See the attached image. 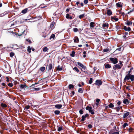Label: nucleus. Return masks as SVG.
<instances>
[{"mask_svg":"<svg viewBox=\"0 0 134 134\" xmlns=\"http://www.w3.org/2000/svg\"><path fill=\"white\" fill-rule=\"evenodd\" d=\"M130 79L131 81H133L134 80V75L130 74H128L125 76L124 78V80H129Z\"/></svg>","mask_w":134,"mask_h":134,"instance_id":"f257e3e1","label":"nucleus"},{"mask_svg":"<svg viewBox=\"0 0 134 134\" xmlns=\"http://www.w3.org/2000/svg\"><path fill=\"white\" fill-rule=\"evenodd\" d=\"M86 110H88L89 112L92 114H94V112L93 110L92 109L91 107L87 106L86 108Z\"/></svg>","mask_w":134,"mask_h":134,"instance_id":"f03ea898","label":"nucleus"},{"mask_svg":"<svg viewBox=\"0 0 134 134\" xmlns=\"http://www.w3.org/2000/svg\"><path fill=\"white\" fill-rule=\"evenodd\" d=\"M110 60L111 61L112 63L114 64L117 63L118 62V59L116 58H110Z\"/></svg>","mask_w":134,"mask_h":134,"instance_id":"7ed1b4c3","label":"nucleus"},{"mask_svg":"<svg viewBox=\"0 0 134 134\" xmlns=\"http://www.w3.org/2000/svg\"><path fill=\"white\" fill-rule=\"evenodd\" d=\"M122 66V65H120L118 64H116L115 65V66L113 67V69L114 70L119 69L121 68Z\"/></svg>","mask_w":134,"mask_h":134,"instance_id":"20e7f679","label":"nucleus"},{"mask_svg":"<svg viewBox=\"0 0 134 134\" xmlns=\"http://www.w3.org/2000/svg\"><path fill=\"white\" fill-rule=\"evenodd\" d=\"M102 82L100 80H97L96 81L95 84L98 86L101 85L102 83Z\"/></svg>","mask_w":134,"mask_h":134,"instance_id":"39448f33","label":"nucleus"},{"mask_svg":"<svg viewBox=\"0 0 134 134\" xmlns=\"http://www.w3.org/2000/svg\"><path fill=\"white\" fill-rule=\"evenodd\" d=\"M55 107L56 108L58 109H60L62 108V105L61 104H57L55 105Z\"/></svg>","mask_w":134,"mask_h":134,"instance_id":"423d86ee","label":"nucleus"},{"mask_svg":"<svg viewBox=\"0 0 134 134\" xmlns=\"http://www.w3.org/2000/svg\"><path fill=\"white\" fill-rule=\"evenodd\" d=\"M103 28H108L109 26V24L107 23H104L102 26Z\"/></svg>","mask_w":134,"mask_h":134,"instance_id":"0eeeda50","label":"nucleus"},{"mask_svg":"<svg viewBox=\"0 0 134 134\" xmlns=\"http://www.w3.org/2000/svg\"><path fill=\"white\" fill-rule=\"evenodd\" d=\"M111 20L113 21H116L118 20V18H116V17H111Z\"/></svg>","mask_w":134,"mask_h":134,"instance_id":"6e6552de","label":"nucleus"},{"mask_svg":"<svg viewBox=\"0 0 134 134\" xmlns=\"http://www.w3.org/2000/svg\"><path fill=\"white\" fill-rule=\"evenodd\" d=\"M123 102L124 103L127 104L129 103V101L127 99H124L123 100Z\"/></svg>","mask_w":134,"mask_h":134,"instance_id":"1a4fd4ad","label":"nucleus"},{"mask_svg":"<svg viewBox=\"0 0 134 134\" xmlns=\"http://www.w3.org/2000/svg\"><path fill=\"white\" fill-rule=\"evenodd\" d=\"M130 114V113L129 112H127L125 113L123 116V118H125L127 116H128Z\"/></svg>","mask_w":134,"mask_h":134,"instance_id":"9d476101","label":"nucleus"},{"mask_svg":"<svg viewBox=\"0 0 134 134\" xmlns=\"http://www.w3.org/2000/svg\"><path fill=\"white\" fill-rule=\"evenodd\" d=\"M48 71L51 70L53 66L52 65V64H49L48 66Z\"/></svg>","mask_w":134,"mask_h":134,"instance_id":"9b49d317","label":"nucleus"},{"mask_svg":"<svg viewBox=\"0 0 134 134\" xmlns=\"http://www.w3.org/2000/svg\"><path fill=\"white\" fill-rule=\"evenodd\" d=\"M107 14L109 15H111L112 14V12L110 9H108L107 10Z\"/></svg>","mask_w":134,"mask_h":134,"instance_id":"f8f14e48","label":"nucleus"},{"mask_svg":"<svg viewBox=\"0 0 134 134\" xmlns=\"http://www.w3.org/2000/svg\"><path fill=\"white\" fill-rule=\"evenodd\" d=\"M79 40L78 38L77 37H75L74 38V41L75 42H78Z\"/></svg>","mask_w":134,"mask_h":134,"instance_id":"ddd939ff","label":"nucleus"},{"mask_svg":"<svg viewBox=\"0 0 134 134\" xmlns=\"http://www.w3.org/2000/svg\"><path fill=\"white\" fill-rule=\"evenodd\" d=\"M66 17L68 19H72V17L71 16H70V15L69 14H66Z\"/></svg>","mask_w":134,"mask_h":134,"instance_id":"4468645a","label":"nucleus"},{"mask_svg":"<svg viewBox=\"0 0 134 134\" xmlns=\"http://www.w3.org/2000/svg\"><path fill=\"white\" fill-rule=\"evenodd\" d=\"M132 24V22H130L128 21H127L126 22V24L128 26H129L130 25H131Z\"/></svg>","mask_w":134,"mask_h":134,"instance_id":"2eb2a0df","label":"nucleus"},{"mask_svg":"<svg viewBox=\"0 0 134 134\" xmlns=\"http://www.w3.org/2000/svg\"><path fill=\"white\" fill-rule=\"evenodd\" d=\"M116 6L119 7H122V5L119 3H116Z\"/></svg>","mask_w":134,"mask_h":134,"instance_id":"dca6fc26","label":"nucleus"},{"mask_svg":"<svg viewBox=\"0 0 134 134\" xmlns=\"http://www.w3.org/2000/svg\"><path fill=\"white\" fill-rule=\"evenodd\" d=\"M62 68L60 67L59 65L58 66L57 68V70H58L61 71L62 70Z\"/></svg>","mask_w":134,"mask_h":134,"instance_id":"f3484780","label":"nucleus"},{"mask_svg":"<svg viewBox=\"0 0 134 134\" xmlns=\"http://www.w3.org/2000/svg\"><path fill=\"white\" fill-rule=\"evenodd\" d=\"M77 64L78 65L80 66L81 67L83 68H84V66L82 64H81L79 62H77Z\"/></svg>","mask_w":134,"mask_h":134,"instance_id":"a211bd4d","label":"nucleus"},{"mask_svg":"<svg viewBox=\"0 0 134 134\" xmlns=\"http://www.w3.org/2000/svg\"><path fill=\"white\" fill-rule=\"evenodd\" d=\"M45 69V68L44 67H42L40 68V70L41 71H42L43 72L44 71Z\"/></svg>","mask_w":134,"mask_h":134,"instance_id":"6ab92c4d","label":"nucleus"},{"mask_svg":"<svg viewBox=\"0 0 134 134\" xmlns=\"http://www.w3.org/2000/svg\"><path fill=\"white\" fill-rule=\"evenodd\" d=\"M105 67L106 68H111V66L109 64H107L105 65Z\"/></svg>","mask_w":134,"mask_h":134,"instance_id":"aec40b11","label":"nucleus"},{"mask_svg":"<svg viewBox=\"0 0 134 134\" xmlns=\"http://www.w3.org/2000/svg\"><path fill=\"white\" fill-rule=\"evenodd\" d=\"M27 50L29 52V53H30L31 52V48L30 46H29L27 47Z\"/></svg>","mask_w":134,"mask_h":134,"instance_id":"412c9836","label":"nucleus"},{"mask_svg":"<svg viewBox=\"0 0 134 134\" xmlns=\"http://www.w3.org/2000/svg\"><path fill=\"white\" fill-rule=\"evenodd\" d=\"M75 53V52L74 51H72V53L70 54V56L72 57H74Z\"/></svg>","mask_w":134,"mask_h":134,"instance_id":"4be33fe9","label":"nucleus"},{"mask_svg":"<svg viewBox=\"0 0 134 134\" xmlns=\"http://www.w3.org/2000/svg\"><path fill=\"white\" fill-rule=\"evenodd\" d=\"M84 16H85V14H82L81 15H80L79 16V18L80 19H81L82 18H83L84 17Z\"/></svg>","mask_w":134,"mask_h":134,"instance_id":"5701e85b","label":"nucleus"},{"mask_svg":"<svg viewBox=\"0 0 134 134\" xmlns=\"http://www.w3.org/2000/svg\"><path fill=\"white\" fill-rule=\"evenodd\" d=\"M27 9H25L23 10L21 12L23 14H25L27 12Z\"/></svg>","mask_w":134,"mask_h":134,"instance_id":"b1692460","label":"nucleus"},{"mask_svg":"<svg viewBox=\"0 0 134 134\" xmlns=\"http://www.w3.org/2000/svg\"><path fill=\"white\" fill-rule=\"evenodd\" d=\"M94 22H91L90 24V26L91 27H93L94 26Z\"/></svg>","mask_w":134,"mask_h":134,"instance_id":"393cba45","label":"nucleus"},{"mask_svg":"<svg viewBox=\"0 0 134 134\" xmlns=\"http://www.w3.org/2000/svg\"><path fill=\"white\" fill-rule=\"evenodd\" d=\"M60 113V111L59 110H56L54 111V113L55 114L58 115Z\"/></svg>","mask_w":134,"mask_h":134,"instance_id":"a878e982","label":"nucleus"},{"mask_svg":"<svg viewBox=\"0 0 134 134\" xmlns=\"http://www.w3.org/2000/svg\"><path fill=\"white\" fill-rule=\"evenodd\" d=\"M109 107L110 108H112L114 107V105L112 103H110L109 105Z\"/></svg>","mask_w":134,"mask_h":134,"instance_id":"bb28decb","label":"nucleus"},{"mask_svg":"<svg viewBox=\"0 0 134 134\" xmlns=\"http://www.w3.org/2000/svg\"><path fill=\"white\" fill-rule=\"evenodd\" d=\"M134 131V129H133V128H129V132H133Z\"/></svg>","mask_w":134,"mask_h":134,"instance_id":"cd10ccee","label":"nucleus"},{"mask_svg":"<svg viewBox=\"0 0 134 134\" xmlns=\"http://www.w3.org/2000/svg\"><path fill=\"white\" fill-rule=\"evenodd\" d=\"M48 50V48L47 47H44L43 49V52H46Z\"/></svg>","mask_w":134,"mask_h":134,"instance_id":"c85d7f7f","label":"nucleus"},{"mask_svg":"<svg viewBox=\"0 0 134 134\" xmlns=\"http://www.w3.org/2000/svg\"><path fill=\"white\" fill-rule=\"evenodd\" d=\"M73 69L76 71L77 72H79V70L76 67H75L73 68Z\"/></svg>","mask_w":134,"mask_h":134,"instance_id":"c756f323","label":"nucleus"},{"mask_svg":"<svg viewBox=\"0 0 134 134\" xmlns=\"http://www.w3.org/2000/svg\"><path fill=\"white\" fill-rule=\"evenodd\" d=\"M74 87V86L71 84H70L69 85V88L70 89L73 88Z\"/></svg>","mask_w":134,"mask_h":134,"instance_id":"7c9ffc66","label":"nucleus"},{"mask_svg":"<svg viewBox=\"0 0 134 134\" xmlns=\"http://www.w3.org/2000/svg\"><path fill=\"white\" fill-rule=\"evenodd\" d=\"M119 132L118 131L114 132H113L111 134H119Z\"/></svg>","mask_w":134,"mask_h":134,"instance_id":"2f4dec72","label":"nucleus"},{"mask_svg":"<svg viewBox=\"0 0 134 134\" xmlns=\"http://www.w3.org/2000/svg\"><path fill=\"white\" fill-rule=\"evenodd\" d=\"M55 37V35L54 34H52L50 38V39H51L52 38H54Z\"/></svg>","mask_w":134,"mask_h":134,"instance_id":"473e14b6","label":"nucleus"},{"mask_svg":"<svg viewBox=\"0 0 134 134\" xmlns=\"http://www.w3.org/2000/svg\"><path fill=\"white\" fill-rule=\"evenodd\" d=\"M93 81V79L92 78H90V80L89 81V83L90 84H91L92 83Z\"/></svg>","mask_w":134,"mask_h":134,"instance_id":"72a5a7b5","label":"nucleus"},{"mask_svg":"<svg viewBox=\"0 0 134 134\" xmlns=\"http://www.w3.org/2000/svg\"><path fill=\"white\" fill-rule=\"evenodd\" d=\"M132 12H134V8H133L132 9H130V12H128V14H129V13Z\"/></svg>","mask_w":134,"mask_h":134,"instance_id":"f704fd0d","label":"nucleus"},{"mask_svg":"<svg viewBox=\"0 0 134 134\" xmlns=\"http://www.w3.org/2000/svg\"><path fill=\"white\" fill-rule=\"evenodd\" d=\"M13 84L12 83H8V86L10 87H12L13 86Z\"/></svg>","mask_w":134,"mask_h":134,"instance_id":"c9c22d12","label":"nucleus"},{"mask_svg":"<svg viewBox=\"0 0 134 134\" xmlns=\"http://www.w3.org/2000/svg\"><path fill=\"white\" fill-rule=\"evenodd\" d=\"M62 130V127H58V131H60L61 130Z\"/></svg>","mask_w":134,"mask_h":134,"instance_id":"e433bc0d","label":"nucleus"},{"mask_svg":"<svg viewBox=\"0 0 134 134\" xmlns=\"http://www.w3.org/2000/svg\"><path fill=\"white\" fill-rule=\"evenodd\" d=\"M119 13L120 14H121V15H124L125 13L124 12H122L120 10H119Z\"/></svg>","mask_w":134,"mask_h":134,"instance_id":"4c0bfd02","label":"nucleus"},{"mask_svg":"<svg viewBox=\"0 0 134 134\" xmlns=\"http://www.w3.org/2000/svg\"><path fill=\"white\" fill-rule=\"evenodd\" d=\"M73 31L74 32H76L78 31V29L77 28H75L73 29Z\"/></svg>","mask_w":134,"mask_h":134,"instance_id":"58836bf2","label":"nucleus"},{"mask_svg":"<svg viewBox=\"0 0 134 134\" xmlns=\"http://www.w3.org/2000/svg\"><path fill=\"white\" fill-rule=\"evenodd\" d=\"M20 86L21 88H23L26 86V85H21Z\"/></svg>","mask_w":134,"mask_h":134,"instance_id":"ea45409f","label":"nucleus"},{"mask_svg":"<svg viewBox=\"0 0 134 134\" xmlns=\"http://www.w3.org/2000/svg\"><path fill=\"white\" fill-rule=\"evenodd\" d=\"M85 117L84 116V115H83L82 116V119H81V121H84L85 120Z\"/></svg>","mask_w":134,"mask_h":134,"instance_id":"a19ab883","label":"nucleus"},{"mask_svg":"<svg viewBox=\"0 0 134 134\" xmlns=\"http://www.w3.org/2000/svg\"><path fill=\"white\" fill-rule=\"evenodd\" d=\"M30 106L26 105L25 107V109H28L30 108Z\"/></svg>","mask_w":134,"mask_h":134,"instance_id":"79ce46f5","label":"nucleus"},{"mask_svg":"<svg viewBox=\"0 0 134 134\" xmlns=\"http://www.w3.org/2000/svg\"><path fill=\"white\" fill-rule=\"evenodd\" d=\"M78 92L80 93H81L82 92L81 88H80L78 90Z\"/></svg>","mask_w":134,"mask_h":134,"instance_id":"37998d69","label":"nucleus"},{"mask_svg":"<svg viewBox=\"0 0 134 134\" xmlns=\"http://www.w3.org/2000/svg\"><path fill=\"white\" fill-rule=\"evenodd\" d=\"M128 126V124L126 123H125L123 125V127H125L126 126Z\"/></svg>","mask_w":134,"mask_h":134,"instance_id":"c03bdc74","label":"nucleus"},{"mask_svg":"<svg viewBox=\"0 0 134 134\" xmlns=\"http://www.w3.org/2000/svg\"><path fill=\"white\" fill-rule=\"evenodd\" d=\"M109 51V49H104L103 51L104 52H107Z\"/></svg>","mask_w":134,"mask_h":134,"instance_id":"a18cd8bd","label":"nucleus"},{"mask_svg":"<svg viewBox=\"0 0 134 134\" xmlns=\"http://www.w3.org/2000/svg\"><path fill=\"white\" fill-rule=\"evenodd\" d=\"M54 26V24L53 23L52 24L50 25V28L52 29V28Z\"/></svg>","mask_w":134,"mask_h":134,"instance_id":"49530a36","label":"nucleus"},{"mask_svg":"<svg viewBox=\"0 0 134 134\" xmlns=\"http://www.w3.org/2000/svg\"><path fill=\"white\" fill-rule=\"evenodd\" d=\"M116 109L117 111H119L120 109V108L119 107H117L116 108Z\"/></svg>","mask_w":134,"mask_h":134,"instance_id":"de8ad7c7","label":"nucleus"},{"mask_svg":"<svg viewBox=\"0 0 134 134\" xmlns=\"http://www.w3.org/2000/svg\"><path fill=\"white\" fill-rule=\"evenodd\" d=\"M14 54L13 53L11 52L10 54V56L11 57H12L14 55Z\"/></svg>","mask_w":134,"mask_h":134,"instance_id":"09e8293b","label":"nucleus"},{"mask_svg":"<svg viewBox=\"0 0 134 134\" xmlns=\"http://www.w3.org/2000/svg\"><path fill=\"white\" fill-rule=\"evenodd\" d=\"M88 0H84V3L85 4H86L88 3Z\"/></svg>","mask_w":134,"mask_h":134,"instance_id":"8fccbe9b","label":"nucleus"},{"mask_svg":"<svg viewBox=\"0 0 134 134\" xmlns=\"http://www.w3.org/2000/svg\"><path fill=\"white\" fill-rule=\"evenodd\" d=\"M1 105L4 107H7V105L5 104H2Z\"/></svg>","mask_w":134,"mask_h":134,"instance_id":"3c124183","label":"nucleus"},{"mask_svg":"<svg viewBox=\"0 0 134 134\" xmlns=\"http://www.w3.org/2000/svg\"><path fill=\"white\" fill-rule=\"evenodd\" d=\"M131 28L130 27H128L127 28L126 31H130L131 30Z\"/></svg>","mask_w":134,"mask_h":134,"instance_id":"603ef678","label":"nucleus"},{"mask_svg":"<svg viewBox=\"0 0 134 134\" xmlns=\"http://www.w3.org/2000/svg\"><path fill=\"white\" fill-rule=\"evenodd\" d=\"M88 126L89 129L91 128L92 127V125L90 124H89L88 125Z\"/></svg>","mask_w":134,"mask_h":134,"instance_id":"864d4df0","label":"nucleus"},{"mask_svg":"<svg viewBox=\"0 0 134 134\" xmlns=\"http://www.w3.org/2000/svg\"><path fill=\"white\" fill-rule=\"evenodd\" d=\"M79 113L81 114H83V111L82 110H80Z\"/></svg>","mask_w":134,"mask_h":134,"instance_id":"5fc2aeb1","label":"nucleus"},{"mask_svg":"<svg viewBox=\"0 0 134 134\" xmlns=\"http://www.w3.org/2000/svg\"><path fill=\"white\" fill-rule=\"evenodd\" d=\"M88 114H86L85 115H84V116L85 118H86L88 117Z\"/></svg>","mask_w":134,"mask_h":134,"instance_id":"6e6d98bb","label":"nucleus"},{"mask_svg":"<svg viewBox=\"0 0 134 134\" xmlns=\"http://www.w3.org/2000/svg\"><path fill=\"white\" fill-rule=\"evenodd\" d=\"M126 88L128 90H130V87L129 86H126Z\"/></svg>","mask_w":134,"mask_h":134,"instance_id":"4d7b16f0","label":"nucleus"},{"mask_svg":"<svg viewBox=\"0 0 134 134\" xmlns=\"http://www.w3.org/2000/svg\"><path fill=\"white\" fill-rule=\"evenodd\" d=\"M127 27L126 26H124V29L126 31V30H127Z\"/></svg>","mask_w":134,"mask_h":134,"instance_id":"13d9d810","label":"nucleus"},{"mask_svg":"<svg viewBox=\"0 0 134 134\" xmlns=\"http://www.w3.org/2000/svg\"><path fill=\"white\" fill-rule=\"evenodd\" d=\"M96 101L97 103H98L100 101V100L97 99H96Z\"/></svg>","mask_w":134,"mask_h":134,"instance_id":"bf43d9fd","label":"nucleus"},{"mask_svg":"<svg viewBox=\"0 0 134 134\" xmlns=\"http://www.w3.org/2000/svg\"><path fill=\"white\" fill-rule=\"evenodd\" d=\"M6 79H7L6 81L7 82H9V78L8 77H6Z\"/></svg>","mask_w":134,"mask_h":134,"instance_id":"052dcab7","label":"nucleus"},{"mask_svg":"<svg viewBox=\"0 0 134 134\" xmlns=\"http://www.w3.org/2000/svg\"><path fill=\"white\" fill-rule=\"evenodd\" d=\"M26 41H28L30 43L31 42V41L30 40H29V39H27Z\"/></svg>","mask_w":134,"mask_h":134,"instance_id":"680f3d73","label":"nucleus"},{"mask_svg":"<svg viewBox=\"0 0 134 134\" xmlns=\"http://www.w3.org/2000/svg\"><path fill=\"white\" fill-rule=\"evenodd\" d=\"M2 85L3 86H5V84L4 83H2Z\"/></svg>","mask_w":134,"mask_h":134,"instance_id":"e2e57ef3","label":"nucleus"},{"mask_svg":"<svg viewBox=\"0 0 134 134\" xmlns=\"http://www.w3.org/2000/svg\"><path fill=\"white\" fill-rule=\"evenodd\" d=\"M35 90H39L40 89L39 88H36L34 89Z\"/></svg>","mask_w":134,"mask_h":134,"instance_id":"0e129e2a","label":"nucleus"},{"mask_svg":"<svg viewBox=\"0 0 134 134\" xmlns=\"http://www.w3.org/2000/svg\"><path fill=\"white\" fill-rule=\"evenodd\" d=\"M121 102H120V101H119L118 102V103H117V104L119 105H120V104H121Z\"/></svg>","mask_w":134,"mask_h":134,"instance_id":"69168bd1","label":"nucleus"},{"mask_svg":"<svg viewBox=\"0 0 134 134\" xmlns=\"http://www.w3.org/2000/svg\"><path fill=\"white\" fill-rule=\"evenodd\" d=\"M119 62H120L119 64H120V65H123L122 64V63L121 61H120Z\"/></svg>","mask_w":134,"mask_h":134,"instance_id":"338daca9","label":"nucleus"},{"mask_svg":"<svg viewBox=\"0 0 134 134\" xmlns=\"http://www.w3.org/2000/svg\"><path fill=\"white\" fill-rule=\"evenodd\" d=\"M79 4V2H76V4L77 5H78Z\"/></svg>","mask_w":134,"mask_h":134,"instance_id":"774afa93","label":"nucleus"}]
</instances>
